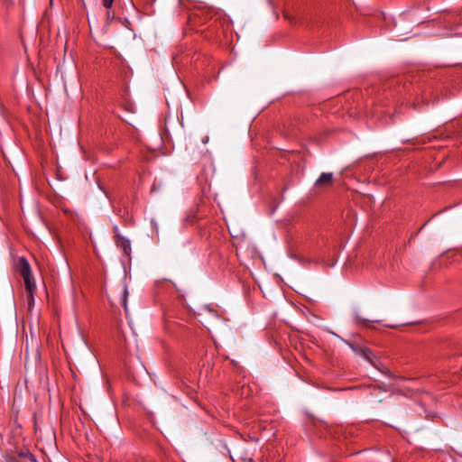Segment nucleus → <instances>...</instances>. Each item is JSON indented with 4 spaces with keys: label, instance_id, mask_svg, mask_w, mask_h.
Instances as JSON below:
<instances>
[{
    "label": "nucleus",
    "instance_id": "1",
    "mask_svg": "<svg viewBox=\"0 0 462 462\" xmlns=\"http://www.w3.org/2000/svg\"><path fill=\"white\" fill-rule=\"evenodd\" d=\"M19 272L24 281L27 293H34L36 290L35 281L30 264L25 258H21L19 261Z\"/></svg>",
    "mask_w": 462,
    "mask_h": 462
},
{
    "label": "nucleus",
    "instance_id": "2",
    "mask_svg": "<svg viewBox=\"0 0 462 462\" xmlns=\"http://www.w3.org/2000/svg\"><path fill=\"white\" fill-rule=\"evenodd\" d=\"M199 322L204 325L208 330L210 328H215L219 324L220 317L218 313L208 306L201 308L198 314Z\"/></svg>",
    "mask_w": 462,
    "mask_h": 462
},
{
    "label": "nucleus",
    "instance_id": "3",
    "mask_svg": "<svg viewBox=\"0 0 462 462\" xmlns=\"http://www.w3.org/2000/svg\"><path fill=\"white\" fill-rule=\"evenodd\" d=\"M115 0H101L102 6L106 9V23H110L115 19V12L112 10Z\"/></svg>",
    "mask_w": 462,
    "mask_h": 462
},
{
    "label": "nucleus",
    "instance_id": "4",
    "mask_svg": "<svg viewBox=\"0 0 462 462\" xmlns=\"http://www.w3.org/2000/svg\"><path fill=\"white\" fill-rule=\"evenodd\" d=\"M332 182H333V173L323 172L320 174V176L315 181V186L316 187L329 186L332 184Z\"/></svg>",
    "mask_w": 462,
    "mask_h": 462
},
{
    "label": "nucleus",
    "instance_id": "5",
    "mask_svg": "<svg viewBox=\"0 0 462 462\" xmlns=\"http://www.w3.org/2000/svg\"><path fill=\"white\" fill-rule=\"evenodd\" d=\"M117 245H120L123 250H124V253L125 254H130V251H131V243L128 239L123 237V236H117Z\"/></svg>",
    "mask_w": 462,
    "mask_h": 462
},
{
    "label": "nucleus",
    "instance_id": "6",
    "mask_svg": "<svg viewBox=\"0 0 462 462\" xmlns=\"http://www.w3.org/2000/svg\"><path fill=\"white\" fill-rule=\"evenodd\" d=\"M128 288L126 285H124L122 291V303L124 305L125 312H127V297H128Z\"/></svg>",
    "mask_w": 462,
    "mask_h": 462
},
{
    "label": "nucleus",
    "instance_id": "7",
    "mask_svg": "<svg viewBox=\"0 0 462 462\" xmlns=\"http://www.w3.org/2000/svg\"><path fill=\"white\" fill-rule=\"evenodd\" d=\"M19 457L23 458L29 459L31 462H36V457L33 454H32L30 451H21L19 453Z\"/></svg>",
    "mask_w": 462,
    "mask_h": 462
},
{
    "label": "nucleus",
    "instance_id": "8",
    "mask_svg": "<svg viewBox=\"0 0 462 462\" xmlns=\"http://www.w3.org/2000/svg\"><path fill=\"white\" fill-rule=\"evenodd\" d=\"M27 305L28 310L32 311L34 305V293H27Z\"/></svg>",
    "mask_w": 462,
    "mask_h": 462
},
{
    "label": "nucleus",
    "instance_id": "9",
    "mask_svg": "<svg viewBox=\"0 0 462 462\" xmlns=\"http://www.w3.org/2000/svg\"><path fill=\"white\" fill-rule=\"evenodd\" d=\"M360 353L365 358L369 359L370 351L368 349H362Z\"/></svg>",
    "mask_w": 462,
    "mask_h": 462
},
{
    "label": "nucleus",
    "instance_id": "10",
    "mask_svg": "<svg viewBox=\"0 0 462 462\" xmlns=\"http://www.w3.org/2000/svg\"><path fill=\"white\" fill-rule=\"evenodd\" d=\"M346 344L353 349V350H356L354 345L350 344L349 342H346Z\"/></svg>",
    "mask_w": 462,
    "mask_h": 462
},
{
    "label": "nucleus",
    "instance_id": "11",
    "mask_svg": "<svg viewBox=\"0 0 462 462\" xmlns=\"http://www.w3.org/2000/svg\"><path fill=\"white\" fill-rule=\"evenodd\" d=\"M152 226H154V227H155L156 229L158 228V227H157V225H156V223H155L154 221H152Z\"/></svg>",
    "mask_w": 462,
    "mask_h": 462
},
{
    "label": "nucleus",
    "instance_id": "12",
    "mask_svg": "<svg viewBox=\"0 0 462 462\" xmlns=\"http://www.w3.org/2000/svg\"><path fill=\"white\" fill-rule=\"evenodd\" d=\"M358 320H359L360 322H362V323L366 322V320H365V319H358Z\"/></svg>",
    "mask_w": 462,
    "mask_h": 462
}]
</instances>
